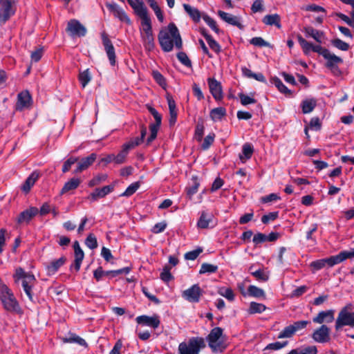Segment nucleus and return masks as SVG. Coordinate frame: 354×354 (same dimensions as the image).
Listing matches in <instances>:
<instances>
[{
    "label": "nucleus",
    "instance_id": "obj_23",
    "mask_svg": "<svg viewBox=\"0 0 354 354\" xmlns=\"http://www.w3.org/2000/svg\"><path fill=\"white\" fill-rule=\"evenodd\" d=\"M208 84L210 93L216 100H221L223 97L222 86L219 82L213 78H209Z\"/></svg>",
    "mask_w": 354,
    "mask_h": 354
},
{
    "label": "nucleus",
    "instance_id": "obj_15",
    "mask_svg": "<svg viewBox=\"0 0 354 354\" xmlns=\"http://www.w3.org/2000/svg\"><path fill=\"white\" fill-rule=\"evenodd\" d=\"M106 7L114 15V17L118 18L122 21L130 24V19L126 15L125 12L117 3L114 2H106Z\"/></svg>",
    "mask_w": 354,
    "mask_h": 354
},
{
    "label": "nucleus",
    "instance_id": "obj_40",
    "mask_svg": "<svg viewBox=\"0 0 354 354\" xmlns=\"http://www.w3.org/2000/svg\"><path fill=\"white\" fill-rule=\"evenodd\" d=\"M160 124L161 123H158V122H156L155 123L151 124L149 125L150 136L147 140V145H149L153 140L156 139Z\"/></svg>",
    "mask_w": 354,
    "mask_h": 354
},
{
    "label": "nucleus",
    "instance_id": "obj_42",
    "mask_svg": "<svg viewBox=\"0 0 354 354\" xmlns=\"http://www.w3.org/2000/svg\"><path fill=\"white\" fill-rule=\"evenodd\" d=\"M297 40L299 44L302 48V50L304 54L308 55L313 48V44L308 41H307L305 39H304L300 35H298Z\"/></svg>",
    "mask_w": 354,
    "mask_h": 354
},
{
    "label": "nucleus",
    "instance_id": "obj_25",
    "mask_svg": "<svg viewBox=\"0 0 354 354\" xmlns=\"http://www.w3.org/2000/svg\"><path fill=\"white\" fill-rule=\"evenodd\" d=\"M96 158L97 155L94 153H92L88 156L82 158L81 160L78 162L77 168L75 170V172L80 173L86 169L95 162Z\"/></svg>",
    "mask_w": 354,
    "mask_h": 354
},
{
    "label": "nucleus",
    "instance_id": "obj_61",
    "mask_svg": "<svg viewBox=\"0 0 354 354\" xmlns=\"http://www.w3.org/2000/svg\"><path fill=\"white\" fill-rule=\"evenodd\" d=\"M214 138H215V135H214V133H209V135H207V136L204 138L203 142V144H202V148H203V149L206 150V149H209V147L212 145V143L214 142Z\"/></svg>",
    "mask_w": 354,
    "mask_h": 354
},
{
    "label": "nucleus",
    "instance_id": "obj_57",
    "mask_svg": "<svg viewBox=\"0 0 354 354\" xmlns=\"http://www.w3.org/2000/svg\"><path fill=\"white\" fill-rule=\"evenodd\" d=\"M177 58L180 61V62L187 67L192 66V62L187 55V54L184 52H179L177 54Z\"/></svg>",
    "mask_w": 354,
    "mask_h": 354
},
{
    "label": "nucleus",
    "instance_id": "obj_55",
    "mask_svg": "<svg viewBox=\"0 0 354 354\" xmlns=\"http://www.w3.org/2000/svg\"><path fill=\"white\" fill-rule=\"evenodd\" d=\"M203 20L205 21V23L216 32H219V29L217 26L216 21L208 16L207 15H204L203 16Z\"/></svg>",
    "mask_w": 354,
    "mask_h": 354
},
{
    "label": "nucleus",
    "instance_id": "obj_52",
    "mask_svg": "<svg viewBox=\"0 0 354 354\" xmlns=\"http://www.w3.org/2000/svg\"><path fill=\"white\" fill-rule=\"evenodd\" d=\"M86 245L91 249H95L97 247V241L95 236L93 234H89L85 240Z\"/></svg>",
    "mask_w": 354,
    "mask_h": 354
},
{
    "label": "nucleus",
    "instance_id": "obj_53",
    "mask_svg": "<svg viewBox=\"0 0 354 354\" xmlns=\"http://www.w3.org/2000/svg\"><path fill=\"white\" fill-rule=\"evenodd\" d=\"M251 274L257 280L261 281H266L269 278L268 274L261 269L252 272Z\"/></svg>",
    "mask_w": 354,
    "mask_h": 354
},
{
    "label": "nucleus",
    "instance_id": "obj_29",
    "mask_svg": "<svg viewBox=\"0 0 354 354\" xmlns=\"http://www.w3.org/2000/svg\"><path fill=\"white\" fill-rule=\"evenodd\" d=\"M81 183L80 179L77 178H72L68 181L65 183L64 187H62L60 194H64L71 191H73L77 189Z\"/></svg>",
    "mask_w": 354,
    "mask_h": 354
},
{
    "label": "nucleus",
    "instance_id": "obj_36",
    "mask_svg": "<svg viewBox=\"0 0 354 354\" xmlns=\"http://www.w3.org/2000/svg\"><path fill=\"white\" fill-rule=\"evenodd\" d=\"M287 354H317V349L315 346H308L292 349Z\"/></svg>",
    "mask_w": 354,
    "mask_h": 354
},
{
    "label": "nucleus",
    "instance_id": "obj_62",
    "mask_svg": "<svg viewBox=\"0 0 354 354\" xmlns=\"http://www.w3.org/2000/svg\"><path fill=\"white\" fill-rule=\"evenodd\" d=\"M152 76L156 82L161 86L166 85L165 79L163 75L158 71H153L152 72Z\"/></svg>",
    "mask_w": 354,
    "mask_h": 354
},
{
    "label": "nucleus",
    "instance_id": "obj_39",
    "mask_svg": "<svg viewBox=\"0 0 354 354\" xmlns=\"http://www.w3.org/2000/svg\"><path fill=\"white\" fill-rule=\"evenodd\" d=\"M226 114L225 109L223 107H218L213 109L210 111V118L214 121L221 120V118Z\"/></svg>",
    "mask_w": 354,
    "mask_h": 354
},
{
    "label": "nucleus",
    "instance_id": "obj_37",
    "mask_svg": "<svg viewBox=\"0 0 354 354\" xmlns=\"http://www.w3.org/2000/svg\"><path fill=\"white\" fill-rule=\"evenodd\" d=\"M248 294L249 296L256 298H265L266 297L264 290L254 285L249 286L248 288Z\"/></svg>",
    "mask_w": 354,
    "mask_h": 354
},
{
    "label": "nucleus",
    "instance_id": "obj_22",
    "mask_svg": "<svg viewBox=\"0 0 354 354\" xmlns=\"http://www.w3.org/2000/svg\"><path fill=\"white\" fill-rule=\"evenodd\" d=\"M218 15L221 17L222 20H223L225 22L232 25L234 26H236L240 30H243L244 26L241 24L240 21V18L232 15L230 13L225 12L222 10L218 11Z\"/></svg>",
    "mask_w": 354,
    "mask_h": 354
},
{
    "label": "nucleus",
    "instance_id": "obj_3",
    "mask_svg": "<svg viewBox=\"0 0 354 354\" xmlns=\"http://www.w3.org/2000/svg\"><path fill=\"white\" fill-rule=\"evenodd\" d=\"M0 300L6 310L17 313H21V309L13 292L4 283H0Z\"/></svg>",
    "mask_w": 354,
    "mask_h": 354
},
{
    "label": "nucleus",
    "instance_id": "obj_11",
    "mask_svg": "<svg viewBox=\"0 0 354 354\" xmlns=\"http://www.w3.org/2000/svg\"><path fill=\"white\" fill-rule=\"evenodd\" d=\"M66 31L71 37H84L86 33V28L77 19H71L68 21Z\"/></svg>",
    "mask_w": 354,
    "mask_h": 354
},
{
    "label": "nucleus",
    "instance_id": "obj_24",
    "mask_svg": "<svg viewBox=\"0 0 354 354\" xmlns=\"http://www.w3.org/2000/svg\"><path fill=\"white\" fill-rule=\"evenodd\" d=\"M74 252H75V260L74 264L71 266V268H74L77 272L80 270L82 262L84 257L83 250L81 249L78 241H75L73 244Z\"/></svg>",
    "mask_w": 354,
    "mask_h": 354
},
{
    "label": "nucleus",
    "instance_id": "obj_31",
    "mask_svg": "<svg viewBox=\"0 0 354 354\" xmlns=\"http://www.w3.org/2000/svg\"><path fill=\"white\" fill-rule=\"evenodd\" d=\"M200 186V181L196 176H193L191 179V183L187 187V195L191 199L192 196L198 192Z\"/></svg>",
    "mask_w": 354,
    "mask_h": 354
},
{
    "label": "nucleus",
    "instance_id": "obj_63",
    "mask_svg": "<svg viewBox=\"0 0 354 354\" xmlns=\"http://www.w3.org/2000/svg\"><path fill=\"white\" fill-rule=\"evenodd\" d=\"M241 103L244 105H248L251 104H254L256 102V100L250 96H248L243 93H240L239 95Z\"/></svg>",
    "mask_w": 354,
    "mask_h": 354
},
{
    "label": "nucleus",
    "instance_id": "obj_17",
    "mask_svg": "<svg viewBox=\"0 0 354 354\" xmlns=\"http://www.w3.org/2000/svg\"><path fill=\"white\" fill-rule=\"evenodd\" d=\"M136 322L138 324L147 326L153 328H157L160 324V317L157 315L153 316L140 315L136 317Z\"/></svg>",
    "mask_w": 354,
    "mask_h": 354
},
{
    "label": "nucleus",
    "instance_id": "obj_6",
    "mask_svg": "<svg viewBox=\"0 0 354 354\" xmlns=\"http://www.w3.org/2000/svg\"><path fill=\"white\" fill-rule=\"evenodd\" d=\"M142 41L146 50L150 51L154 48V37L152 31L151 19L141 21L140 28Z\"/></svg>",
    "mask_w": 354,
    "mask_h": 354
},
{
    "label": "nucleus",
    "instance_id": "obj_56",
    "mask_svg": "<svg viewBox=\"0 0 354 354\" xmlns=\"http://www.w3.org/2000/svg\"><path fill=\"white\" fill-rule=\"evenodd\" d=\"M331 44L336 47L337 48L346 51L348 50L349 45L348 44L346 43L345 41L341 40L340 39H335L331 41Z\"/></svg>",
    "mask_w": 354,
    "mask_h": 354
},
{
    "label": "nucleus",
    "instance_id": "obj_35",
    "mask_svg": "<svg viewBox=\"0 0 354 354\" xmlns=\"http://www.w3.org/2000/svg\"><path fill=\"white\" fill-rule=\"evenodd\" d=\"M304 31L307 37H311L316 41L322 43V37L323 36L322 32L310 26L305 27Z\"/></svg>",
    "mask_w": 354,
    "mask_h": 354
},
{
    "label": "nucleus",
    "instance_id": "obj_1",
    "mask_svg": "<svg viewBox=\"0 0 354 354\" xmlns=\"http://www.w3.org/2000/svg\"><path fill=\"white\" fill-rule=\"evenodd\" d=\"M158 41L165 52L171 51L174 46L178 49L182 48L183 46V41L178 29L173 23H170L167 29L160 31Z\"/></svg>",
    "mask_w": 354,
    "mask_h": 354
},
{
    "label": "nucleus",
    "instance_id": "obj_47",
    "mask_svg": "<svg viewBox=\"0 0 354 354\" xmlns=\"http://www.w3.org/2000/svg\"><path fill=\"white\" fill-rule=\"evenodd\" d=\"M141 143V139H138V137L129 140V142L124 143L122 148L126 151L128 153L130 150L134 149L136 147L138 146Z\"/></svg>",
    "mask_w": 354,
    "mask_h": 354
},
{
    "label": "nucleus",
    "instance_id": "obj_2",
    "mask_svg": "<svg viewBox=\"0 0 354 354\" xmlns=\"http://www.w3.org/2000/svg\"><path fill=\"white\" fill-rule=\"evenodd\" d=\"M351 258H354V248L350 251H342L338 254L331 256L328 258L314 261L310 263V267L315 270H319L324 268L326 266L333 267L335 265L340 263L344 260Z\"/></svg>",
    "mask_w": 354,
    "mask_h": 354
},
{
    "label": "nucleus",
    "instance_id": "obj_16",
    "mask_svg": "<svg viewBox=\"0 0 354 354\" xmlns=\"http://www.w3.org/2000/svg\"><path fill=\"white\" fill-rule=\"evenodd\" d=\"M32 104V97L28 91H24L17 95V102L16 104V109L22 111L28 109Z\"/></svg>",
    "mask_w": 354,
    "mask_h": 354
},
{
    "label": "nucleus",
    "instance_id": "obj_50",
    "mask_svg": "<svg viewBox=\"0 0 354 354\" xmlns=\"http://www.w3.org/2000/svg\"><path fill=\"white\" fill-rule=\"evenodd\" d=\"M113 270L104 271L102 267H98L94 270L93 277L97 281H100L104 276H109L110 274L113 276Z\"/></svg>",
    "mask_w": 354,
    "mask_h": 354
},
{
    "label": "nucleus",
    "instance_id": "obj_10",
    "mask_svg": "<svg viewBox=\"0 0 354 354\" xmlns=\"http://www.w3.org/2000/svg\"><path fill=\"white\" fill-rule=\"evenodd\" d=\"M322 56L327 60L326 66L333 73H338L339 72L338 65L343 63V59L335 54L331 53L328 50H324Z\"/></svg>",
    "mask_w": 354,
    "mask_h": 354
},
{
    "label": "nucleus",
    "instance_id": "obj_58",
    "mask_svg": "<svg viewBox=\"0 0 354 354\" xmlns=\"http://www.w3.org/2000/svg\"><path fill=\"white\" fill-rule=\"evenodd\" d=\"M128 154L129 153L122 148L121 151L117 155H115V163L117 165L124 163Z\"/></svg>",
    "mask_w": 354,
    "mask_h": 354
},
{
    "label": "nucleus",
    "instance_id": "obj_4",
    "mask_svg": "<svg viewBox=\"0 0 354 354\" xmlns=\"http://www.w3.org/2000/svg\"><path fill=\"white\" fill-rule=\"evenodd\" d=\"M16 283L21 281L23 289L30 301L33 299L32 288L35 284L36 279L32 274L26 272L21 268L16 269L13 276Z\"/></svg>",
    "mask_w": 354,
    "mask_h": 354
},
{
    "label": "nucleus",
    "instance_id": "obj_8",
    "mask_svg": "<svg viewBox=\"0 0 354 354\" xmlns=\"http://www.w3.org/2000/svg\"><path fill=\"white\" fill-rule=\"evenodd\" d=\"M18 0H0V24H4L15 15Z\"/></svg>",
    "mask_w": 354,
    "mask_h": 354
},
{
    "label": "nucleus",
    "instance_id": "obj_12",
    "mask_svg": "<svg viewBox=\"0 0 354 354\" xmlns=\"http://www.w3.org/2000/svg\"><path fill=\"white\" fill-rule=\"evenodd\" d=\"M203 295V290L198 284H194L182 292V297L189 302L198 303Z\"/></svg>",
    "mask_w": 354,
    "mask_h": 354
},
{
    "label": "nucleus",
    "instance_id": "obj_51",
    "mask_svg": "<svg viewBox=\"0 0 354 354\" xmlns=\"http://www.w3.org/2000/svg\"><path fill=\"white\" fill-rule=\"evenodd\" d=\"M140 187V183L135 182L131 184L126 190L121 194L122 196H131L133 195Z\"/></svg>",
    "mask_w": 354,
    "mask_h": 354
},
{
    "label": "nucleus",
    "instance_id": "obj_34",
    "mask_svg": "<svg viewBox=\"0 0 354 354\" xmlns=\"http://www.w3.org/2000/svg\"><path fill=\"white\" fill-rule=\"evenodd\" d=\"M183 8L194 21L198 22L201 20V12L197 8L186 3L183 4Z\"/></svg>",
    "mask_w": 354,
    "mask_h": 354
},
{
    "label": "nucleus",
    "instance_id": "obj_38",
    "mask_svg": "<svg viewBox=\"0 0 354 354\" xmlns=\"http://www.w3.org/2000/svg\"><path fill=\"white\" fill-rule=\"evenodd\" d=\"M63 342L65 343H76L82 346H87V343L83 338L73 333L70 334L68 337L64 338Z\"/></svg>",
    "mask_w": 354,
    "mask_h": 354
},
{
    "label": "nucleus",
    "instance_id": "obj_28",
    "mask_svg": "<svg viewBox=\"0 0 354 354\" xmlns=\"http://www.w3.org/2000/svg\"><path fill=\"white\" fill-rule=\"evenodd\" d=\"M254 153V147L252 144L246 142L242 146L241 153L239 154L240 160L244 163L251 158Z\"/></svg>",
    "mask_w": 354,
    "mask_h": 354
},
{
    "label": "nucleus",
    "instance_id": "obj_20",
    "mask_svg": "<svg viewBox=\"0 0 354 354\" xmlns=\"http://www.w3.org/2000/svg\"><path fill=\"white\" fill-rule=\"evenodd\" d=\"M335 310L330 309L328 310L320 311L317 316L313 318V322L316 324H322L324 322L331 323L335 319Z\"/></svg>",
    "mask_w": 354,
    "mask_h": 354
},
{
    "label": "nucleus",
    "instance_id": "obj_30",
    "mask_svg": "<svg viewBox=\"0 0 354 354\" xmlns=\"http://www.w3.org/2000/svg\"><path fill=\"white\" fill-rule=\"evenodd\" d=\"M262 21L268 26H275L278 28H281V17L278 14L267 15H266Z\"/></svg>",
    "mask_w": 354,
    "mask_h": 354
},
{
    "label": "nucleus",
    "instance_id": "obj_27",
    "mask_svg": "<svg viewBox=\"0 0 354 354\" xmlns=\"http://www.w3.org/2000/svg\"><path fill=\"white\" fill-rule=\"evenodd\" d=\"M113 190V186L112 185H106L101 189H95L94 192L90 194L89 198H91L92 201H96L97 198L104 197Z\"/></svg>",
    "mask_w": 354,
    "mask_h": 354
},
{
    "label": "nucleus",
    "instance_id": "obj_54",
    "mask_svg": "<svg viewBox=\"0 0 354 354\" xmlns=\"http://www.w3.org/2000/svg\"><path fill=\"white\" fill-rule=\"evenodd\" d=\"M171 267L169 266H165L162 271L160 273V279L165 282H169L173 279V277L170 272Z\"/></svg>",
    "mask_w": 354,
    "mask_h": 354
},
{
    "label": "nucleus",
    "instance_id": "obj_7",
    "mask_svg": "<svg viewBox=\"0 0 354 354\" xmlns=\"http://www.w3.org/2000/svg\"><path fill=\"white\" fill-rule=\"evenodd\" d=\"M223 329L220 327H215L210 331L207 339L209 346L214 352H222L225 346L222 339Z\"/></svg>",
    "mask_w": 354,
    "mask_h": 354
},
{
    "label": "nucleus",
    "instance_id": "obj_44",
    "mask_svg": "<svg viewBox=\"0 0 354 354\" xmlns=\"http://www.w3.org/2000/svg\"><path fill=\"white\" fill-rule=\"evenodd\" d=\"M272 83L278 88V90L284 94H290V91L283 84L281 80L277 77H274L272 79Z\"/></svg>",
    "mask_w": 354,
    "mask_h": 354
},
{
    "label": "nucleus",
    "instance_id": "obj_5",
    "mask_svg": "<svg viewBox=\"0 0 354 354\" xmlns=\"http://www.w3.org/2000/svg\"><path fill=\"white\" fill-rule=\"evenodd\" d=\"M205 347V342L201 337H193L187 342L179 344L178 354H199L200 351Z\"/></svg>",
    "mask_w": 354,
    "mask_h": 354
},
{
    "label": "nucleus",
    "instance_id": "obj_64",
    "mask_svg": "<svg viewBox=\"0 0 354 354\" xmlns=\"http://www.w3.org/2000/svg\"><path fill=\"white\" fill-rule=\"evenodd\" d=\"M78 160L77 158L71 157L66 160L62 167V171L66 173L68 171L73 165H74Z\"/></svg>",
    "mask_w": 354,
    "mask_h": 354
},
{
    "label": "nucleus",
    "instance_id": "obj_60",
    "mask_svg": "<svg viewBox=\"0 0 354 354\" xmlns=\"http://www.w3.org/2000/svg\"><path fill=\"white\" fill-rule=\"evenodd\" d=\"M287 344H288V342H276L270 343V344H268L266 346L265 350L277 351V350H279V349L285 347Z\"/></svg>",
    "mask_w": 354,
    "mask_h": 354
},
{
    "label": "nucleus",
    "instance_id": "obj_33",
    "mask_svg": "<svg viewBox=\"0 0 354 354\" xmlns=\"http://www.w3.org/2000/svg\"><path fill=\"white\" fill-rule=\"evenodd\" d=\"M316 105L317 100L315 98H308L303 100L301 104L303 113H310L314 110Z\"/></svg>",
    "mask_w": 354,
    "mask_h": 354
},
{
    "label": "nucleus",
    "instance_id": "obj_14",
    "mask_svg": "<svg viewBox=\"0 0 354 354\" xmlns=\"http://www.w3.org/2000/svg\"><path fill=\"white\" fill-rule=\"evenodd\" d=\"M102 44L104 47V50L112 66L115 64V48L113 46L111 41L109 39L108 35L105 32H102L101 35Z\"/></svg>",
    "mask_w": 354,
    "mask_h": 354
},
{
    "label": "nucleus",
    "instance_id": "obj_45",
    "mask_svg": "<svg viewBox=\"0 0 354 354\" xmlns=\"http://www.w3.org/2000/svg\"><path fill=\"white\" fill-rule=\"evenodd\" d=\"M147 2L149 3L150 7L154 11L158 19L160 22H162L163 19H164V17H163L162 12L161 11V9L158 6V5L156 2V1L155 0H147Z\"/></svg>",
    "mask_w": 354,
    "mask_h": 354
},
{
    "label": "nucleus",
    "instance_id": "obj_41",
    "mask_svg": "<svg viewBox=\"0 0 354 354\" xmlns=\"http://www.w3.org/2000/svg\"><path fill=\"white\" fill-rule=\"evenodd\" d=\"M218 270V266L216 265L210 264L208 263H203L201 266V269L199 270V274H205V273H214Z\"/></svg>",
    "mask_w": 354,
    "mask_h": 354
},
{
    "label": "nucleus",
    "instance_id": "obj_18",
    "mask_svg": "<svg viewBox=\"0 0 354 354\" xmlns=\"http://www.w3.org/2000/svg\"><path fill=\"white\" fill-rule=\"evenodd\" d=\"M216 223L214 221V216L211 213L207 212H202L201 216L197 222L198 228L207 229L208 227H213Z\"/></svg>",
    "mask_w": 354,
    "mask_h": 354
},
{
    "label": "nucleus",
    "instance_id": "obj_46",
    "mask_svg": "<svg viewBox=\"0 0 354 354\" xmlns=\"http://www.w3.org/2000/svg\"><path fill=\"white\" fill-rule=\"evenodd\" d=\"M91 80V75L89 73L88 69H86V70L80 73L79 81L83 88H84Z\"/></svg>",
    "mask_w": 354,
    "mask_h": 354
},
{
    "label": "nucleus",
    "instance_id": "obj_49",
    "mask_svg": "<svg viewBox=\"0 0 354 354\" xmlns=\"http://www.w3.org/2000/svg\"><path fill=\"white\" fill-rule=\"evenodd\" d=\"M265 305L257 302H251L250 304L249 313L250 314L261 313L266 310Z\"/></svg>",
    "mask_w": 354,
    "mask_h": 354
},
{
    "label": "nucleus",
    "instance_id": "obj_59",
    "mask_svg": "<svg viewBox=\"0 0 354 354\" xmlns=\"http://www.w3.org/2000/svg\"><path fill=\"white\" fill-rule=\"evenodd\" d=\"M218 293L229 301H233L234 299V294L231 288H221Z\"/></svg>",
    "mask_w": 354,
    "mask_h": 354
},
{
    "label": "nucleus",
    "instance_id": "obj_9",
    "mask_svg": "<svg viewBox=\"0 0 354 354\" xmlns=\"http://www.w3.org/2000/svg\"><path fill=\"white\" fill-rule=\"evenodd\" d=\"M346 326L354 328V312L340 310L335 320V328L339 331Z\"/></svg>",
    "mask_w": 354,
    "mask_h": 354
},
{
    "label": "nucleus",
    "instance_id": "obj_13",
    "mask_svg": "<svg viewBox=\"0 0 354 354\" xmlns=\"http://www.w3.org/2000/svg\"><path fill=\"white\" fill-rule=\"evenodd\" d=\"M312 338L317 343H326L330 340V328L325 324L321 325L314 330Z\"/></svg>",
    "mask_w": 354,
    "mask_h": 354
},
{
    "label": "nucleus",
    "instance_id": "obj_43",
    "mask_svg": "<svg viewBox=\"0 0 354 354\" xmlns=\"http://www.w3.org/2000/svg\"><path fill=\"white\" fill-rule=\"evenodd\" d=\"M205 39L209 46V48L214 50L216 53H219L221 50L220 44L213 39L210 35H205Z\"/></svg>",
    "mask_w": 354,
    "mask_h": 354
},
{
    "label": "nucleus",
    "instance_id": "obj_19",
    "mask_svg": "<svg viewBox=\"0 0 354 354\" xmlns=\"http://www.w3.org/2000/svg\"><path fill=\"white\" fill-rule=\"evenodd\" d=\"M38 213L39 209L37 207H30L19 214L17 218V222L19 224H28Z\"/></svg>",
    "mask_w": 354,
    "mask_h": 354
},
{
    "label": "nucleus",
    "instance_id": "obj_26",
    "mask_svg": "<svg viewBox=\"0 0 354 354\" xmlns=\"http://www.w3.org/2000/svg\"><path fill=\"white\" fill-rule=\"evenodd\" d=\"M66 262V258L62 257L58 259L50 261L46 266V270L48 275L55 274L60 267H62Z\"/></svg>",
    "mask_w": 354,
    "mask_h": 354
},
{
    "label": "nucleus",
    "instance_id": "obj_48",
    "mask_svg": "<svg viewBox=\"0 0 354 354\" xmlns=\"http://www.w3.org/2000/svg\"><path fill=\"white\" fill-rule=\"evenodd\" d=\"M295 332L292 325L285 327L279 334V339L290 338L295 335Z\"/></svg>",
    "mask_w": 354,
    "mask_h": 354
},
{
    "label": "nucleus",
    "instance_id": "obj_21",
    "mask_svg": "<svg viewBox=\"0 0 354 354\" xmlns=\"http://www.w3.org/2000/svg\"><path fill=\"white\" fill-rule=\"evenodd\" d=\"M128 3L133 9L135 13L141 19V21L150 19L148 16L147 9L145 6L144 2L134 3L133 0H128Z\"/></svg>",
    "mask_w": 354,
    "mask_h": 354
},
{
    "label": "nucleus",
    "instance_id": "obj_32",
    "mask_svg": "<svg viewBox=\"0 0 354 354\" xmlns=\"http://www.w3.org/2000/svg\"><path fill=\"white\" fill-rule=\"evenodd\" d=\"M39 178V174L36 172H32L26 180L21 186V190L25 193L30 192L31 187L35 185V182Z\"/></svg>",
    "mask_w": 354,
    "mask_h": 354
}]
</instances>
